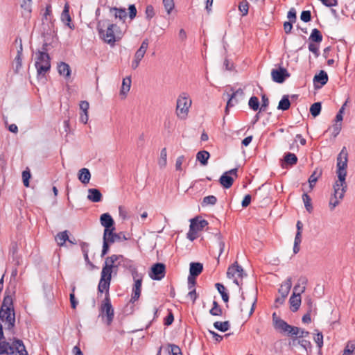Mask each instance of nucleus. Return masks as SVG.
<instances>
[{
	"label": "nucleus",
	"instance_id": "obj_26",
	"mask_svg": "<svg viewBox=\"0 0 355 355\" xmlns=\"http://www.w3.org/2000/svg\"><path fill=\"white\" fill-rule=\"evenodd\" d=\"M58 71L60 76H63L65 78H69L71 76V69L69 65L64 62H61L58 64Z\"/></svg>",
	"mask_w": 355,
	"mask_h": 355
},
{
	"label": "nucleus",
	"instance_id": "obj_45",
	"mask_svg": "<svg viewBox=\"0 0 355 355\" xmlns=\"http://www.w3.org/2000/svg\"><path fill=\"white\" fill-rule=\"evenodd\" d=\"M322 109V105L320 102H316L311 105L310 107V113L313 117L318 116Z\"/></svg>",
	"mask_w": 355,
	"mask_h": 355
},
{
	"label": "nucleus",
	"instance_id": "obj_63",
	"mask_svg": "<svg viewBox=\"0 0 355 355\" xmlns=\"http://www.w3.org/2000/svg\"><path fill=\"white\" fill-rule=\"evenodd\" d=\"M309 50L315 55V58H318L320 55L319 46L318 44L311 42L309 43Z\"/></svg>",
	"mask_w": 355,
	"mask_h": 355
},
{
	"label": "nucleus",
	"instance_id": "obj_29",
	"mask_svg": "<svg viewBox=\"0 0 355 355\" xmlns=\"http://www.w3.org/2000/svg\"><path fill=\"white\" fill-rule=\"evenodd\" d=\"M110 12L114 13L115 18H119L120 20L123 21V22L125 21L127 17V12L125 8L112 7L110 8Z\"/></svg>",
	"mask_w": 355,
	"mask_h": 355
},
{
	"label": "nucleus",
	"instance_id": "obj_22",
	"mask_svg": "<svg viewBox=\"0 0 355 355\" xmlns=\"http://www.w3.org/2000/svg\"><path fill=\"white\" fill-rule=\"evenodd\" d=\"M148 44H149V41L148 39H145L143 40L140 47L136 51V53L135 54V58L136 60H138L139 61H141L142 60V58H144V56L148 49Z\"/></svg>",
	"mask_w": 355,
	"mask_h": 355
},
{
	"label": "nucleus",
	"instance_id": "obj_1",
	"mask_svg": "<svg viewBox=\"0 0 355 355\" xmlns=\"http://www.w3.org/2000/svg\"><path fill=\"white\" fill-rule=\"evenodd\" d=\"M15 295V286L8 287L4 293V297L0 307V320L4 324L6 330L11 334H15V311L13 299Z\"/></svg>",
	"mask_w": 355,
	"mask_h": 355
},
{
	"label": "nucleus",
	"instance_id": "obj_53",
	"mask_svg": "<svg viewBox=\"0 0 355 355\" xmlns=\"http://www.w3.org/2000/svg\"><path fill=\"white\" fill-rule=\"evenodd\" d=\"M197 232L198 231L195 230V223L191 222L187 233V238L191 241H194L197 238Z\"/></svg>",
	"mask_w": 355,
	"mask_h": 355
},
{
	"label": "nucleus",
	"instance_id": "obj_13",
	"mask_svg": "<svg viewBox=\"0 0 355 355\" xmlns=\"http://www.w3.org/2000/svg\"><path fill=\"white\" fill-rule=\"evenodd\" d=\"M290 76L287 69L282 67H279L278 69H272L271 71L272 80L277 83H283Z\"/></svg>",
	"mask_w": 355,
	"mask_h": 355
},
{
	"label": "nucleus",
	"instance_id": "obj_41",
	"mask_svg": "<svg viewBox=\"0 0 355 355\" xmlns=\"http://www.w3.org/2000/svg\"><path fill=\"white\" fill-rule=\"evenodd\" d=\"M167 164V151L166 148H164L161 150L160 157L158 160V164L160 168H164Z\"/></svg>",
	"mask_w": 355,
	"mask_h": 355
},
{
	"label": "nucleus",
	"instance_id": "obj_49",
	"mask_svg": "<svg viewBox=\"0 0 355 355\" xmlns=\"http://www.w3.org/2000/svg\"><path fill=\"white\" fill-rule=\"evenodd\" d=\"M302 242V233L297 232L293 245V253L297 254L300 251V245Z\"/></svg>",
	"mask_w": 355,
	"mask_h": 355
},
{
	"label": "nucleus",
	"instance_id": "obj_23",
	"mask_svg": "<svg viewBox=\"0 0 355 355\" xmlns=\"http://www.w3.org/2000/svg\"><path fill=\"white\" fill-rule=\"evenodd\" d=\"M226 96L227 99V105L225 107V114L227 115L229 114V109L230 107H234L236 104L238 103L239 100L237 99V97L234 96L232 94H231L230 92H225L223 94V96Z\"/></svg>",
	"mask_w": 355,
	"mask_h": 355
},
{
	"label": "nucleus",
	"instance_id": "obj_11",
	"mask_svg": "<svg viewBox=\"0 0 355 355\" xmlns=\"http://www.w3.org/2000/svg\"><path fill=\"white\" fill-rule=\"evenodd\" d=\"M116 256L119 257L117 261L118 265H120L123 268L128 270L131 272L133 279H136L139 277L137 267L132 260L125 258L121 254H116Z\"/></svg>",
	"mask_w": 355,
	"mask_h": 355
},
{
	"label": "nucleus",
	"instance_id": "obj_10",
	"mask_svg": "<svg viewBox=\"0 0 355 355\" xmlns=\"http://www.w3.org/2000/svg\"><path fill=\"white\" fill-rule=\"evenodd\" d=\"M119 257L116 254L106 257L104 266L101 273V278L111 280L112 273L113 272V263L119 260Z\"/></svg>",
	"mask_w": 355,
	"mask_h": 355
},
{
	"label": "nucleus",
	"instance_id": "obj_44",
	"mask_svg": "<svg viewBox=\"0 0 355 355\" xmlns=\"http://www.w3.org/2000/svg\"><path fill=\"white\" fill-rule=\"evenodd\" d=\"M216 287L219 292V293L221 295L222 299L225 302H227L229 300V295L226 293V288L225 287L220 283H216Z\"/></svg>",
	"mask_w": 355,
	"mask_h": 355
},
{
	"label": "nucleus",
	"instance_id": "obj_4",
	"mask_svg": "<svg viewBox=\"0 0 355 355\" xmlns=\"http://www.w3.org/2000/svg\"><path fill=\"white\" fill-rule=\"evenodd\" d=\"M98 33L104 42L111 46L114 45L115 42L121 40L123 35L120 27L114 24H109L106 31L99 28Z\"/></svg>",
	"mask_w": 355,
	"mask_h": 355
},
{
	"label": "nucleus",
	"instance_id": "obj_43",
	"mask_svg": "<svg viewBox=\"0 0 355 355\" xmlns=\"http://www.w3.org/2000/svg\"><path fill=\"white\" fill-rule=\"evenodd\" d=\"M131 86V78L130 77H126L123 78L122 82V86L121 89V94L125 95L130 90Z\"/></svg>",
	"mask_w": 355,
	"mask_h": 355
},
{
	"label": "nucleus",
	"instance_id": "obj_57",
	"mask_svg": "<svg viewBox=\"0 0 355 355\" xmlns=\"http://www.w3.org/2000/svg\"><path fill=\"white\" fill-rule=\"evenodd\" d=\"M103 249L101 251V257H103L105 254H107L110 250V245L112 244L108 241V239L105 237L103 235Z\"/></svg>",
	"mask_w": 355,
	"mask_h": 355
},
{
	"label": "nucleus",
	"instance_id": "obj_51",
	"mask_svg": "<svg viewBox=\"0 0 355 355\" xmlns=\"http://www.w3.org/2000/svg\"><path fill=\"white\" fill-rule=\"evenodd\" d=\"M250 4L247 0L241 1L239 4V10L241 12L242 16H246L248 13Z\"/></svg>",
	"mask_w": 355,
	"mask_h": 355
},
{
	"label": "nucleus",
	"instance_id": "obj_40",
	"mask_svg": "<svg viewBox=\"0 0 355 355\" xmlns=\"http://www.w3.org/2000/svg\"><path fill=\"white\" fill-rule=\"evenodd\" d=\"M297 343L305 349L307 354H309L312 352V344L309 340L305 339H298L296 340Z\"/></svg>",
	"mask_w": 355,
	"mask_h": 355
},
{
	"label": "nucleus",
	"instance_id": "obj_59",
	"mask_svg": "<svg viewBox=\"0 0 355 355\" xmlns=\"http://www.w3.org/2000/svg\"><path fill=\"white\" fill-rule=\"evenodd\" d=\"M216 236L217 237V240H218V247H219V256L222 254V253L224 251V248H225V242L223 239V237L221 236V234L220 233H216Z\"/></svg>",
	"mask_w": 355,
	"mask_h": 355
},
{
	"label": "nucleus",
	"instance_id": "obj_28",
	"mask_svg": "<svg viewBox=\"0 0 355 355\" xmlns=\"http://www.w3.org/2000/svg\"><path fill=\"white\" fill-rule=\"evenodd\" d=\"M203 270V265L199 262H191L190 263L189 274L191 276L198 277Z\"/></svg>",
	"mask_w": 355,
	"mask_h": 355
},
{
	"label": "nucleus",
	"instance_id": "obj_12",
	"mask_svg": "<svg viewBox=\"0 0 355 355\" xmlns=\"http://www.w3.org/2000/svg\"><path fill=\"white\" fill-rule=\"evenodd\" d=\"M166 275V266L162 263H156L152 266L149 271V277L153 280L159 281Z\"/></svg>",
	"mask_w": 355,
	"mask_h": 355
},
{
	"label": "nucleus",
	"instance_id": "obj_52",
	"mask_svg": "<svg viewBox=\"0 0 355 355\" xmlns=\"http://www.w3.org/2000/svg\"><path fill=\"white\" fill-rule=\"evenodd\" d=\"M355 354V341H349L343 351V355Z\"/></svg>",
	"mask_w": 355,
	"mask_h": 355
},
{
	"label": "nucleus",
	"instance_id": "obj_33",
	"mask_svg": "<svg viewBox=\"0 0 355 355\" xmlns=\"http://www.w3.org/2000/svg\"><path fill=\"white\" fill-rule=\"evenodd\" d=\"M291 107V102L289 101V96L288 95H284L279 102L277 109L286 111L288 110Z\"/></svg>",
	"mask_w": 355,
	"mask_h": 355
},
{
	"label": "nucleus",
	"instance_id": "obj_38",
	"mask_svg": "<svg viewBox=\"0 0 355 355\" xmlns=\"http://www.w3.org/2000/svg\"><path fill=\"white\" fill-rule=\"evenodd\" d=\"M214 327L218 331H220L222 332H225L230 329V324L229 321H224V322L216 321L214 323Z\"/></svg>",
	"mask_w": 355,
	"mask_h": 355
},
{
	"label": "nucleus",
	"instance_id": "obj_34",
	"mask_svg": "<svg viewBox=\"0 0 355 355\" xmlns=\"http://www.w3.org/2000/svg\"><path fill=\"white\" fill-rule=\"evenodd\" d=\"M55 239L58 245H64L65 242L69 240L68 231L64 230L58 233Z\"/></svg>",
	"mask_w": 355,
	"mask_h": 355
},
{
	"label": "nucleus",
	"instance_id": "obj_64",
	"mask_svg": "<svg viewBox=\"0 0 355 355\" xmlns=\"http://www.w3.org/2000/svg\"><path fill=\"white\" fill-rule=\"evenodd\" d=\"M300 19L304 22H309L311 19V13L309 10H304L301 12Z\"/></svg>",
	"mask_w": 355,
	"mask_h": 355
},
{
	"label": "nucleus",
	"instance_id": "obj_61",
	"mask_svg": "<svg viewBox=\"0 0 355 355\" xmlns=\"http://www.w3.org/2000/svg\"><path fill=\"white\" fill-rule=\"evenodd\" d=\"M347 105V101L342 105V107L340 108L338 112L337 113L336 116L335 121L336 123H341L343 119V113L345 112V106Z\"/></svg>",
	"mask_w": 355,
	"mask_h": 355
},
{
	"label": "nucleus",
	"instance_id": "obj_6",
	"mask_svg": "<svg viewBox=\"0 0 355 355\" xmlns=\"http://www.w3.org/2000/svg\"><path fill=\"white\" fill-rule=\"evenodd\" d=\"M191 101L186 93L181 94L177 99L176 114L178 117L184 119L191 107Z\"/></svg>",
	"mask_w": 355,
	"mask_h": 355
},
{
	"label": "nucleus",
	"instance_id": "obj_46",
	"mask_svg": "<svg viewBox=\"0 0 355 355\" xmlns=\"http://www.w3.org/2000/svg\"><path fill=\"white\" fill-rule=\"evenodd\" d=\"M22 44H21V40L19 39V49L17 50V54L15 57V62H16V69L17 70L21 67V62H22Z\"/></svg>",
	"mask_w": 355,
	"mask_h": 355
},
{
	"label": "nucleus",
	"instance_id": "obj_35",
	"mask_svg": "<svg viewBox=\"0 0 355 355\" xmlns=\"http://www.w3.org/2000/svg\"><path fill=\"white\" fill-rule=\"evenodd\" d=\"M297 332L296 334H291L290 333H286L288 336H296L295 338H294L293 340V343H295V341H296V340L303 339L304 338L309 336L310 334V333L305 329H302L299 327H297Z\"/></svg>",
	"mask_w": 355,
	"mask_h": 355
},
{
	"label": "nucleus",
	"instance_id": "obj_32",
	"mask_svg": "<svg viewBox=\"0 0 355 355\" xmlns=\"http://www.w3.org/2000/svg\"><path fill=\"white\" fill-rule=\"evenodd\" d=\"M209 157L210 154L208 151L201 150L197 153L196 159L201 164V165L206 166L208 163Z\"/></svg>",
	"mask_w": 355,
	"mask_h": 355
},
{
	"label": "nucleus",
	"instance_id": "obj_39",
	"mask_svg": "<svg viewBox=\"0 0 355 355\" xmlns=\"http://www.w3.org/2000/svg\"><path fill=\"white\" fill-rule=\"evenodd\" d=\"M321 174H322L321 171H318V169H315L313 172V173L310 175V177L309 178V187H310L311 189H312L313 188L315 184L318 181V179L321 175Z\"/></svg>",
	"mask_w": 355,
	"mask_h": 355
},
{
	"label": "nucleus",
	"instance_id": "obj_17",
	"mask_svg": "<svg viewBox=\"0 0 355 355\" xmlns=\"http://www.w3.org/2000/svg\"><path fill=\"white\" fill-rule=\"evenodd\" d=\"M106 239H108V241L112 244L114 242H120L123 241L128 240V238L125 236L123 232L116 233L114 230H112L107 233V234H103Z\"/></svg>",
	"mask_w": 355,
	"mask_h": 355
},
{
	"label": "nucleus",
	"instance_id": "obj_14",
	"mask_svg": "<svg viewBox=\"0 0 355 355\" xmlns=\"http://www.w3.org/2000/svg\"><path fill=\"white\" fill-rule=\"evenodd\" d=\"M100 222L105 227L103 234H107L112 230H115L114 220L109 213L103 214L100 217Z\"/></svg>",
	"mask_w": 355,
	"mask_h": 355
},
{
	"label": "nucleus",
	"instance_id": "obj_24",
	"mask_svg": "<svg viewBox=\"0 0 355 355\" xmlns=\"http://www.w3.org/2000/svg\"><path fill=\"white\" fill-rule=\"evenodd\" d=\"M102 194L98 189H89L87 198L94 202H98L102 200Z\"/></svg>",
	"mask_w": 355,
	"mask_h": 355
},
{
	"label": "nucleus",
	"instance_id": "obj_54",
	"mask_svg": "<svg viewBox=\"0 0 355 355\" xmlns=\"http://www.w3.org/2000/svg\"><path fill=\"white\" fill-rule=\"evenodd\" d=\"M304 304L307 306V311L308 312H315L316 311V307L315 305L313 303V301L312 298L309 296H307L304 299Z\"/></svg>",
	"mask_w": 355,
	"mask_h": 355
},
{
	"label": "nucleus",
	"instance_id": "obj_16",
	"mask_svg": "<svg viewBox=\"0 0 355 355\" xmlns=\"http://www.w3.org/2000/svg\"><path fill=\"white\" fill-rule=\"evenodd\" d=\"M134 280L135 284L132 288V296L130 300L131 303H135L139 300L141 291L142 277L139 276L136 279H134Z\"/></svg>",
	"mask_w": 355,
	"mask_h": 355
},
{
	"label": "nucleus",
	"instance_id": "obj_47",
	"mask_svg": "<svg viewBox=\"0 0 355 355\" xmlns=\"http://www.w3.org/2000/svg\"><path fill=\"white\" fill-rule=\"evenodd\" d=\"M302 200L305 206V208L306 211L309 213H311L313 211V206L311 203V197L306 193H304L302 195Z\"/></svg>",
	"mask_w": 355,
	"mask_h": 355
},
{
	"label": "nucleus",
	"instance_id": "obj_18",
	"mask_svg": "<svg viewBox=\"0 0 355 355\" xmlns=\"http://www.w3.org/2000/svg\"><path fill=\"white\" fill-rule=\"evenodd\" d=\"M241 299L243 302H241L240 303L241 312H244L245 311L246 308H248L250 305H251V308H250V310L249 312V316L252 315L254 311L255 304L257 302V293L254 295V296L253 297V299L251 300V302L250 303H248V304L245 302V298L243 293L241 294Z\"/></svg>",
	"mask_w": 355,
	"mask_h": 355
},
{
	"label": "nucleus",
	"instance_id": "obj_56",
	"mask_svg": "<svg viewBox=\"0 0 355 355\" xmlns=\"http://www.w3.org/2000/svg\"><path fill=\"white\" fill-rule=\"evenodd\" d=\"M314 341L317 344V346L319 348V354H321V348L323 346V335L322 332H318L316 336L314 337Z\"/></svg>",
	"mask_w": 355,
	"mask_h": 355
},
{
	"label": "nucleus",
	"instance_id": "obj_15",
	"mask_svg": "<svg viewBox=\"0 0 355 355\" xmlns=\"http://www.w3.org/2000/svg\"><path fill=\"white\" fill-rule=\"evenodd\" d=\"M227 276L230 279H232L236 277L243 278L244 276H246V274L244 272L243 268L238 264L237 261H235L233 264L229 266L227 271Z\"/></svg>",
	"mask_w": 355,
	"mask_h": 355
},
{
	"label": "nucleus",
	"instance_id": "obj_48",
	"mask_svg": "<svg viewBox=\"0 0 355 355\" xmlns=\"http://www.w3.org/2000/svg\"><path fill=\"white\" fill-rule=\"evenodd\" d=\"M217 202V198L214 196H205L202 202H201L202 207H206L207 205H214Z\"/></svg>",
	"mask_w": 355,
	"mask_h": 355
},
{
	"label": "nucleus",
	"instance_id": "obj_50",
	"mask_svg": "<svg viewBox=\"0 0 355 355\" xmlns=\"http://www.w3.org/2000/svg\"><path fill=\"white\" fill-rule=\"evenodd\" d=\"M209 313L214 316H220L222 315V309L216 301L213 302V307L209 310Z\"/></svg>",
	"mask_w": 355,
	"mask_h": 355
},
{
	"label": "nucleus",
	"instance_id": "obj_3",
	"mask_svg": "<svg viewBox=\"0 0 355 355\" xmlns=\"http://www.w3.org/2000/svg\"><path fill=\"white\" fill-rule=\"evenodd\" d=\"M35 67L37 69V77L39 80H46V75L51 69V58L48 53L37 52Z\"/></svg>",
	"mask_w": 355,
	"mask_h": 355
},
{
	"label": "nucleus",
	"instance_id": "obj_36",
	"mask_svg": "<svg viewBox=\"0 0 355 355\" xmlns=\"http://www.w3.org/2000/svg\"><path fill=\"white\" fill-rule=\"evenodd\" d=\"M322 35L318 29L313 28L312 30L309 37V40L311 42L319 44L322 41Z\"/></svg>",
	"mask_w": 355,
	"mask_h": 355
},
{
	"label": "nucleus",
	"instance_id": "obj_8",
	"mask_svg": "<svg viewBox=\"0 0 355 355\" xmlns=\"http://www.w3.org/2000/svg\"><path fill=\"white\" fill-rule=\"evenodd\" d=\"M272 321L274 328L281 333H290L291 334H294L297 332V327L288 324L284 320L277 317L276 313H272Z\"/></svg>",
	"mask_w": 355,
	"mask_h": 355
},
{
	"label": "nucleus",
	"instance_id": "obj_58",
	"mask_svg": "<svg viewBox=\"0 0 355 355\" xmlns=\"http://www.w3.org/2000/svg\"><path fill=\"white\" fill-rule=\"evenodd\" d=\"M163 4L168 14L171 13L175 6L173 0H163Z\"/></svg>",
	"mask_w": 355,
	"mask_h": 355
},
{
	"label": "nucleus",
	"instance_id": "obj_27",
	"mask_svg": "<svg viewBox=\"0 0 355 355\" xmlns=\"http://www.w3.org/2000/svg\"><path fill=\"white\" fill-rule=\"evenodd\" d=\"M220 184L225 189L230 188L234 182V179L232 176L228 175V173L225 172L219 179Z\"/></svg>",
	"mask_w": 355,
	"mask_h": 355
},
{
	"label": "nucleus",
	"instance_id": "obj_62",
	"mask_svg": "<svg viewBox=\"0 0 355 355\" xmlns=\"http://www.w3.org/2000/svg\"><path fill=\"white\" fill-rule=\"evenodd\" d=\"M171 355H182L180 348L175 344H168Z\"/></svg>",
	"mask_w": 355,
	"mask_h": 355
},
{
	"label": "nucleus",
	"instance_id": "obj_42",
	"mask_svg": "<svg viewBox=\"0 0 355 355\" xmlns=\"http://www.w3.org/2000/svg\"><path fill=\"white\" fill-rule=\"evenodd\" d=\"M284 161L287 164L293 166L297 162V157L294 153H287L284 157Z\"/></svg>",
	"mask_w": 355,
	"mask_h": 355
},
{
	"label": "nucleus",
	"instance_id": "obj_55",
	"mask_svg": "<svg viewBox=\"0 0 355 355\" xmlns=\"http://www.w3.org/2000/svg\"><path fill=\"white\" fill-rule=\"evenodd\" d=\"M248 105L250 108L254 111L260 108L259 98L257 96H252L249 100Z\"/></svg>",
	"mask_w": 355,
	"mask_h": 355
},
{
	"label": "nucleus",
	"instance_id": "obj_2",
	"mask_svg": "<svg viewBox=\"0 0 355 355\" xmlns=\"http://www.w3.org/2000/svg\"><path fill=\"white\" fill-rule=\"evenodd\" d=\"M19 349L25 351L22 340L14 338L11 343L7 341L4 336L3 326L0 323V355H13L15 352H19Z\"/></svg>",
	"mask_w": 355,
	"mask_h": 355
},
{
	"label": "nucleus",
	"instance_id": "obj_9",
	"mask_svg": "<svg viewBox=\"0 0 355 355\" xmlns=\"http://www.w3.org/2000/svg\"><path fill=\"white\" fill-rule=\"evenodd\" d=\"M347 189V184L336 182L334 185V196L329 200V207L331 210L339 205V200L343 199Z\"/></svg>",
	"mask_w": 355,
	"mask_h": 355
},
{
	"label": "nucleus",
	"instance_id": "obj_7",
	"mask_svg": "<svg viewBox=\"0 0 355 355\" xmlns=\"http://www.w3.org/2000/svg\"><path fill=\"white\" fill-rule=\"evenodd\" d=\"M100 315L103 317L106 316L107 324H111L114 319V311L111 304L110 293H107L106 296H105V299L101 302Z\"/></svg>",
	"mask_w": 355,
	"mask_h": 355
},
{
	"label": "nucleus",
	"instance_id": "obj_30",
	"mask_svg": "<svg viewBox=\"0 0 355 355\" xmlns=\"http://www.w3.org/2000/svg\"><path fill=\"white\" fill-rule=\"evenodd\" d=\"M111 280L106 279H100L98 285V293L102 294L104 291L105 292V295L109 293L110 286Z\"/></svg>",
	"mask_w": 355,
	"mask_h": 355
},
{
	"label": "nucleus",
	"instance_id": "obj_25",
	"mask_svg": "<svg viewBox=\"0 0 355 355\" xmlns=\"http://www.w3.org/2000/svg\"><path fill=\"white\" fill-rule=\"evenodd\" d=\"M289 302L291 304V310L293 312H296L301 304V295L299 294H293L289 299Z\"/></svg>",
	"mask_w": 355,
	"mask_h": 355
},
{
	"label": "nucleus",
	"instance_id": "obj_5",
	"mask_svg": "<svg viewBox=\"0 0 355 355\" xmlns=\"http://www.w3.org/2000/svg\"><path fill=\"white\" fill-rule=\"evenodd\" d=\"M337 171L338 180L336 182L346 184L345 178L347 176V153L345 147H343L340 153L337 157Z\"/></svg>",
	"mask_w": 355,
	"mask_h": 355
},
{
	"label": "nucleus",
	"instance_id": "obj_31",
	"mask_svg": "<svg viewBox=\"0 0 355 355\" xmlns=\"http://www.w3.org/2000/svg\"><path fill=\"white\" fill-rule=\"evenodd\" d=\"M91 178V174L89 169L83 168L79 171L78 179L83 184L89 183Z\"/></svg>",
	"mask_w": 355,
	"mask_h": 355
},
{
	"label": "nucleus",
	"instance_id": "obj_19",
	"mask_svg": "<svg viewBox=\"0 0 355 355\" xmlns=\"http://www.w3.org/2000/svg\"><path fill=\"white\" fill-rule=\"evenodd\" d=\"M61 21L67 25L68 27H69L71 29L74 28V25L71 24V18L69 15V5L68 3H66L64 9L62 10V12L61 14Z\"/></svg>",
	"mask_w": 355,
	"mask_h": 355
},
{
	"label": "nucleus",
	"instance_id": "obj_20",
	"mask_svg": "<svg viewBox=\"0 0 355 355\" xmlns=\"http://www.w3.org/2000/svg\"><path fill=\"white\" fill-rule=\"evenodd\" d=\"M328 81V75L327 73L321 70L319 73L315 75L313 78V83L315 84V87H319L324 85Z\"/></svg>",
	"mask_w": 355,
	"mask_h": 355
},
{
	"label": "nucleus",
	"instance_id": "obj_21",
	"mask_svg": "<svg viewBox=\"0 0 355 355\" xmlns=\"http://www.w3.org/2000/svg\"><path fill=\"white\" fill-rule=\"evenodd\" d=\"M292 286V278L291 277H288L286 281L281 284L280 288H279V293L281 296L283 297H286L289 293V291Z\"/></svg>",
	"mask_w": 355,
	"mask_h": 355
},
{
	"label": "nucleus",
	"instance_id": "obj_60",
	"mask_svg": "<svg viewBox=\"0 0 355 355\" xmlns=\"http://www.w3.org/2000/svg\"><path fill=\"white\" fill-rule=\"evenodd\" d=\"M31 177L30 171L28 169L25 170L22 172L23 183L25 187L29 186V180Z\"/></svg>",
	"mask_w": 355,
	"mask_h": 355
},
{
	"label": "nucleus",
	"instance_id": "obj_37",
	"mask_svg": "<svg viewBox=\"0 0 355 355\" xmlns=\"http://www.w3.org/2000/svg\"><path fill=\"white\" fill-rule=\"evenodd\" d=\"M191 222L195 223V230L198 232L203 230L204 227L208 225L207 220L205 219L199 220L198 217L192 218L191 220Z\"/></svg>",
	"mask_w": 355,
	"mask_h": 355
}]
</instances>
